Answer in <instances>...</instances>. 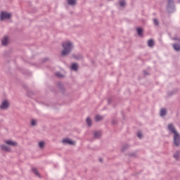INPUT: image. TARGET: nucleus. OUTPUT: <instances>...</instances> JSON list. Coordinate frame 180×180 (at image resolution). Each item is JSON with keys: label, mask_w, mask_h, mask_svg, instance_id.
<instances>
[{"label": "nucleus", "mask_w": 180, "mask_h": 180, "mask_svg": "<svg viewBox=\"0 0 180 180\" xmlns=\"http://www.w3.org/2000/svg\"><path fill=\"white\" fill-rule=\"evenodd\" d=\"M168 95H174V93H173L172 91L169 92V93H168Z\"/></svg>", "instance_id": "33"}, {"label": "nucleus", "mask_w": 180, "mask_h": 180, "mask_svg": "<svg viewBox=\"0 0 180 180\" xmlns=\"http://www.w3.org/2000/svg\"><path fill=\"white\" fill-rule=\"evenodd\" d=\"M179 42H180V37H179Z\"/></svg>", "instance_id": "37"}, {"label": "nucleus", "mask_w": 180, "mask_h": 180, "mask_svg": "<svg viewBox=\"0 0 180 180\" xmlns=\"http://www.w3.org/2000/svg\"><path fill=\"white\" fill-rule=\"evenodd\" d=\"M9 108V102L7 100L2 102L1 105H0V109L1 110H6Z\"/></svg>", "instance_id": "6"}, {"label": "nucleus", "mask_w": 180, "mask_h": 180, "mask_svg": "<svg viewBox=\"0 0 180 180\" xmlns=\"http://www.w3.org/2000/svg\"><path fill=\"white\" fill-rule=\"evenodd\" d=\"M1 44L3 46H6L8 44V37H4L1 40Z\"/></svg>", "instance_id": "14"}, {"label": "nucleus", "mask_w": 180, "mask_h": 180, "mask_svg": "<svg viewBox=\"0 0 180 180\" xmlns=\"http://www.w3.org/2000/svg\"><path fill=\"white\" fill-rule=\"evenodd\" d=\"M143 72H144L145 75H148V72H147V71L144 70Z\"/></svg>", "instance_id": "32"}, {"label": "nucleus", "mask_w": 180, "mask_h": 180, "mask_svg": "<svg viewBox=\"0 0 180 180\" xmlns=\"http://www.w3.org/2000/svg\"><path fill=\"white\" fill-rule=\"evenodd\" d=\"M167 130H169V131L172 134H176L178 133L175 129V126L172 123H170L167 125Z\"/></svg>", "instance_id": "4"}, {"label": "nucleus", "mask_w": 180, "mask_h": 180, "mask_svg": "<svg viewBox=\"0 0 180 180\" xmlns=\"http://www.w3.org/2000/svg\"><path fill=\"white\" fill-rule=\"evenodd\" d=\"M172 39L174 40V41H179V38L178 37H174Z\"/></svg>", "instance_id": "30"}, {"label": "nucleus", "mask_w": 180, "mask_h": 180, "mask_svg": "<svg viewBox=\"0 0 180 180\" xmlns=\"http://www.w3.org/2000/svg\"><path fill=\"white\" fill-rule=\"evenodd\" d=\"M137 136L139 137V139H141V137H143V134H141V132H138Z\"/></svg>", "instance_id": "28"}, {"label": "nucleus", "mask_w": 180, "mask_h": 180, "mask_svg": "<svg viewBox=\"0 0 180 180\" xmlns=\"http://www.w3.org/2000/svg\"><path fill=\"white\" fill-rule=\"evenodd\" d=\"M167 12L172 13L175 12V5L174 4V0H167Z\"/></svg>", "instance_id": "2"}, {"label": "nucleus", "mask_w": 180, "mask_h": 180, "mask_svg": "<svg viewBox=\"0 0 180 180\" xmlns=\"http://www.w3.org/2000/svg\"><path fill=\"white\" fill-rule=\"evenodd\" d=\"M58 85H61V83H58Z\"/></svg>", "instance_id": "36"}, {"label": "nucleus", "mask_w": 180, "mask_h": 180, "mask_svg": "<svg viewBox=\"0 0 180 180\" xmlns=\"http://www.w3.org/2000/svg\"><path fill=\"white\" fill-rule=\"evenodd\" d=\"M153 25L155 26H159L160 25V21H158V19L154 18L153 19Z\"/></svg>", "instance_id": "22"}, {"label": "nucleus", "mask_w": 180, "mask_h": 180, "mask_svg": "<svg viewBox=\"0 0 180 180\" xmlns=\"http://www.w3.org/2000/svg\"><path fill=\"white\" fill-rule=\"evenodd\" d=\"M137 33L139 36H143V28H137Z\"/></svg>", "instance_id": "23"}, {"label": "nucleus", "mask_w": 180, "mask_h": 180, "mask_svg": "<svg viewBox=\"0 0 180 180\" xmlns=\"http://www.w3.org/2000/svg\"><path fill=\"white\" fill-rule=\"evenodd\" d=\"M39 147H40L41 148H44V143L43 141L39 142Z\"/></svg>", "instance_id": "26"}, {"label": "nucleus", "mask_w": 180, "mask_h": 180, "mask_svg": "<svg viewBox=\"0 0 180 180\" xmlns=\"http://www.w3.org/2000/svg\"><path fill=\"white\" fill-rule=\"evenodd\" d=\"M32 172H34V175H36L37 176H40V174L39 173V171H37V168H32Z\"/></svg>", "instance_id": "18"}, {"label": "nucleus", "mask_w": 180, "mask_h": 180, "mask_svg": "<svg viewBox=\"0 0 180 180\" xmlns=\"http://www.w3.org/2000/svg\"><path fill=\"white\" fill-rule=\"evenodd\" d=\"M160 116L164 117V116H167V109L162 108L160 110Z\"/></svg>", "instance_id": "13"}, {"label": "nucleus", "mask_w": 180, "mask_h": 180, "mask_svg": "<svg viewBox=\"0 0 180 180\" xmlns=\"http://www.w3.org/2000/svg\"><path fill=\"white\" fill-rule=\"evenodd\" d=\"M102 119H103V117L101 115H96V117H95L96 122H101V120H102Z\"/></svg>", "instance_id": "20"}, {"label": "nucleus", "mask_w": 180, "mask_h": 180, "mask_svg": "<svg viewBox=\"0 0 180 180\" xmlns=\"http://www.w3.org/2000/svg\"><path fill=\"white\" fill-rule=\"evenodd\" d=\"M174 144L176 147H179L180 146V135L179 133L174 134Z\"/></svg>", "instance_id": "3"}, {"label": "nucleus", "mask_w": 180, "mask_h": 180, "mask_svg": "<svg viewBox=\"0 0 180 180\" xmlns=\"http://www.w3.org/2000/svg\"><path fill=\"white\" fill-rule=\"evenodd\" d=\"M56 77H59L60 78H63L61 73L60 72L56 73Z\"/></svg>", "instance_id": "27"}, {"label": "nucleus", "mask_w": 180, "mask_h": 180, "mask_svg": "<svg viewBox=\"0 0 180 180\" xmlns=\"http://www.w3.org/2000/svg\"><path fill=\"white\" fill-rule=\"evenodd\" d=\"M148 47H154V40L149 39L148 41Z\"/></svg>", "instance_id": "17"}, {"label": "nucleus", "mask_w": 180, "mask_h": 180, "mask_svg": "<svg viewBox=\"0 0 180 180\" xmlns=\"http://www.w3.org/2000/svg\"><path fill=\"white\" fill-rule=\"evenodd\" d=\"M129 155H130V157H134V153H131Z\"/></svg>", "instance_id": "34"}, {"label": "nucleus", "mask_w": 180, "mask_h": 180, "mask_svg": "<svg viewBox=\"0 0 180 180\" xmlns=\"http://www.w3.org/2000/svg\"><path fill=\"white\" fill-rule=\"evenodd\" d=\"M63 144H69V146H74V142L69 139H63Z\"/></svg>", "instance_id": "7"}, {"label": "nucleus", "mask_w": 180, "mask_h": 180, "mask_svg": "<svg viewBox=\"0 0 180 180\" xmlns=\"http://www.w3.org/2000/svg\"><path fill=\"white\" fill-rule=\"evenodd\" d=\"M68 5H71L72 6H74V5H76L77 0H67Z\"/></svg>", "instance_id": "16"}, {"label": "nucleus", "mask_w": 180, "mask_h": 180, "mask_svg": "<svg viewBox=\"0 0 180 180\" xmlns=\"http://www.w3.org/2000/svg\"><path fill=\"white\" fill-rule=\"evenodd\" d=\"M72 70H73L74 71H78V64L72 63Z\"/></svg>", "instance_id": "19"}, {"label": "nucleus", "mask_w": 180, "mask_h": 180, "mask_svg": "<svg viewBox=\"0 0 180 180\" xmlns=\"http://www.w3.org/2000/svg\"><path fill=\"white\" fill-rule=\"evenodd\" d=\"M125 5H126V1H124V0L120 1V6H121V8H124Z\"/></svg>", "instance_id": "21"}, {"label": "nucleus", "mask_w": 180, "mask_h": 180, "mask_svg": "<svg viewBox=\"0 0 180 180\" xmlns=\"http://www.w3.org/2000/svg\"><path fill=\"white\" fill-rule=\"evenodd\" d=\"M173 157H174V158H175V160H179V151H176V153L174 154Z\"/></svg>", "instance_id": "24"}, {"label": "nucleus", "mask_w": 180, "mask_h": 180, "mask_svg": "<svg viewBox=\"0 0 180 180\" xmlns=\"http://www.w3.org/2000/svg\"><path fill=\"white\" fill-rule=\"evenodd\" d=\"M102 136V134L101 133V131H96L94 132V139H99Z\"/></svg>", "instance_id": "11"}, {"label": "nucleus", "mask_w": 180, "mask_h": 180, "mask_svg": "<svg viewBox=\"0 0 180 180\" xmlns=\"http://www.w3.org/2000/svg\"><path fill=\"white\" fill-rule=\"evenodd\" d=\"M99 161H100V162H102V161H103V160L102 158H100Z\"/></svg>", "instance_id": "35"}, {"label": "nucleus", "mask_w": 180, "mask_h": 180, "mask_svg": "<svg viewBox=\"0 0 180 180\" xmlns=\"http://www.w3.org/2000/svg\"><path fill=\"white\" fill-rule=\"evenodd\" d=\"M73 58H75V60H82V58H84V56H82V54H73L72 55Z\"/></svg>", "instance_id": "12"}, {"label": "nucleus", "mask_w": 180, "mask_h": 180, "mask_svg": "<svg viewBox=\"0 0 180 180\" xmlns=\"http://www.w3.org/2000/svg\"><path fill=\"white\" fill-rule=\"evenodd\" d=\"M86 122L89 127H91V126H92V120H91V117H87L86 120Z\"/></svg>", "instance_id": "15"}, {"label": "nucleus", "mask_w": 180, "mask_h": 180, "mask_svg": "<svg viewBox=\"0 0 180 180\" xmlns=\"http://www.w3.org/2000/svg\"><path fill=\"white\" fill-rule=\"evenodd\" d=\"M129 148V145H124L122 148V151H126Z\"/></svg>", "instance_id": "25"}, {"label": "nucleus", "mask_w": 180, "mask_h": 180, "mask_svg": "<svg viewBox=\"0 0 180 180\" xmlns=\"http://www.w3.org/2000/svg\"><path fill=\"white\" fill-rule=\"evenodd\" d=\"M108 104L112 103V99L109 98V99L108 100Z\"/></svg>", "instance_id": "31"}, {"label": "nucleus", "mask_w": 180, "mask_h": 180, "mask_svg": "<svg viewBox=\"0 0 180 180\" xmlns=\"http://www.w3.org/2000/svg\"><path fill=\"white\" fill-rule=\"evenodd\" d=\"M172 47L175 51H180V44H173Z\"/></svg>", "instance_id": "10"}, {"label": "nucleus", "mask_w": 180, "mask_h": 180, "mask_svg": "<svg viewBox=\"0 0 180 180\" xmlns=\"http://www.w3.org/2000/svg\"><path fill=\"white\" fill-rule=\"evenodd\" d=\"M62 47L63 49L61 53L62 57H67V56H68V54L72 51V43L70 41L63 42L62 44Z\"/></svg>", "instance_id": "1"}, {"label": "nucleus", "mask_w": 180, "mask_h": 180, "mask_svg": "<svg viewBox=\"0 0 180 180\" xmlns=\"http://www.w3.org/2000/svg\"><path fill=\"white\" fill-rule=\"evenodd\" d=\"M5 143L8 146H12V147H16V146H18V143L11 140L6 141Z\"/></svg>", "instance_id": "8"}, {"label": "nucleus", "mask_w": 180, "mask_h": 180, "mask_svg": "<svg viewBox=\"0 0 180 180\" xmlns=\"http://www.w3.org/2000/svg\"><path fill=\"white\" fill-rule=\"evenodd\" d=\"M11 13H7L4 11L1 12V15H0V18L1 20H4V19H11Z\"/></svg>", "instance_id": "5"}, {"label": "nucleus", "mask_w": 180, "mask_h": 180, "mask_svg": "<svg viewBox=\"0 0 180 180\" xmlns=\"http://www.w3.org/2000/svg\"><path fill=\"white\" fill-rule=\"evenodd\" d=\"M1 148L3 151H6L7 153H9V151H11V148H9L6 145H1Z\"/></svg>", "instance_id": "9"}, {"label": "nucleus", "mask_w": 180, "mask_h": 180, "mask_svg": "<svg viewBox=\"0 0 180 180\" xmlns=\"http://www.w3.org/2000/svg\"><path fill=\"white\" fill-rule=\"evenodd\" d=\"M31 124H32V126H36V120H32L31 122Z\"/></svg>", "instance_id": "29"}]
</instances>
